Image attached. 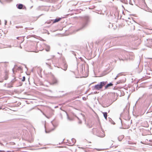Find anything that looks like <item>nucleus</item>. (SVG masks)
<instances>
[{"label": "nucleus", "mask_w": 152, "mask_h": 152, "mask_svg": "<svg viewBox=\"0 0 152 152\" xmlns=\"http://www.w3.org/2000/svg\"><path fill=\"white\" fill-rule=\"evenodd\" d=\"M113 85V84L111 83H110L108 84L105 86V89H107L109 87L112 86Z\"/></svg>", "instance_id": "39448f33"}, {"label": "nucleus", "mask_w": 152, "mask_h": 152, "mask_svg": "<svg viewBox=\"0 0 152 152\" xmlns=\"http://www.w3.org/2000/svg\"><path fill=\"white\" fill-rule=\"evenodd\" d=\"M61 20V18H56L55 20H51V21H53V23H54L56 22H58L60 21Z\"/></svg>", "instance_id": "20e7f679"}, {"label": "nucleus", "mask_w": 152, "mask_h": 152, "mask_svg": "<svg viewBox=\"0 0 152 152\" xmlns=\"http://www.w3.org/2000/svg\"><path fill=\"white\" fill-rule=\"evenodd\" d=\"M50 23V22H48V21L47 22V23H48V24H49V23Z\"/></svg>", "instance_id": "ddd939ff"}, {"label": "nucleus", "mask_w": 152, "mask_h": 152, "mask_svg": "<svg viewBox=\"0 0 152 152\" xmlns=\"http://www.w3.org/2000/svg\"><path fill=\"white\" fill-rule=\"evenodd\" d=\"M14 143V144H15V143Z\"/></svg>", "instance_id": "dca6fc26"}, {"label": "nucleus", "mask_w": 152, "mask_h": 152, "mask_svg": "<svg viewBox=\"0 0 152 152\" xmlns=\"http://www.w3.org/2000/svg\"><path fill=\"white\" fill-rule=\"evenodd\" d=\"M57 80L53 77L52 76L51 77V80H50V83L51 85H53L55 84H56L57 83Z\"/></svg>", "instance_id": "f03ea898"}, {"label": "nucleus", "mask_w": 152, "mask_h": 152, "mask_svg": "<svg viewBox=\"0 0 152 152\" xmlns=\"http://www.w3.org/2000/svg\"><path fill=\"white\" fill-rule=\"evenodd\" d=\"M16 28H23V26H16Z\"/></svg>", "instance_id": "1a4fd4ad"}, {"label": "nucleus", "mask_w": 152, "mask_h": 152, "mask_svg": "<svg viewBox=\"0 0 152 152\" xmlns=\"http://www.w3.org/2000/svg\"><path fill=\"white\" fill-rule=\"evenodd\" d=\"M8 72H9L7 70H5L4 72L6 77H5V80H7V76L8 75Z\"/></svg>", "instance_id": "423d86ee"}, {"label": "nucleus", "mask_w": 152, "mask_h": 152, "mask_svg": "<svg viewBox=\"0 0 152 152\" xmlns=\"http://www.w3.org/2000/svg\"><path fill=\"white\" fill-rule=\"evenodd\" d=\"M47 130H46V132H47Z\"/></svg>", "instance_id": "2eb2a0df"}, {"label": "nucleus", "mask_w": 152, "mask_h": 152, "mask_svg": "<svg viewBox=\"0 0 152 152\" xmlns=\"http://www.w3.org/2000/svg\"><path fill=\"white\" fill-rule=\"evenodd\" d=\"M53 130V129H50V130L48 132H51Z\"/></svg>", "instance_id": "f8f14e48"}, {"label": "nucleus", "mask_w": 152, "mask_h": 152, "mask_svg": "<svg viewBox=\"0 0 152 152\" xmlns=\"http://www.w3.org/2000/svg\"><path fill=\"white\" fill-rule=\"evenodd\" d=\"M20 38H22V39H23V38L22 37H18L17 38V39H19Z\"/></svg>", "instance_id": "9b49d317"}, {"label": "nucleus", "mask_w": 152, "mask_h": 152, "mask_svg": "<svg viewBox=\"0 0 152 152\" xmlns=\"http://www.w3.org/2000/svg\"><path fill=\"white\" fill-rule=\"evenodd\" d=\"M102 113L103 114L105 118L107 120V113L106 112H103Z\"/></svg>", "instance_id": "0eeeda50"}, {"label": "nucleus", "mask_w": 152, "mask_h": 152, "mask_svg": "<svg viewBox=\"0 0 152 152\" xmlns=\"http://www.w3.org/2000/svg\"><path fill=\"white\" fill-rule=\"evenodd\" d=\"M23 5L22 4H19L18 7V8L19 9H21L23 8Z\"/></svg>", "instance_id": "6e6552de"}, {"label": "nucleus", "mask_w": 152, "mask_h": 152, "mask_svg": "<svg viewBox=\"0 0 152 152\" xmlns=\"http://www.w3.org/2000/svg\"><path fill=\"white\" fill-rule=\"evenodd\" d=\"M107 83L106 81H103L100 83V84H98L94 86L95 89L97 90H99L101 89L102 87L106 84Z\"/></svg>", "instance_id": "f257e3e1"}, {"label": "nucleus", "mask_w": 152, "mask_h": 152, "mask_svg": "<svg viewBox=\"0 0 152 152\" xmlns=\"http://www.w3.org/2000/svg\"><path fill=\"white\" fill-rule=\"evenodd\" d=\"M67 68V65L66 64L64 63L63 64L62 68L64 70H66Z\"/></svg>", "instance_id": "7ed1b4c3"}, {"label": "nucleus", "mask_w": 152, "mask_h": 152, "mask_svg": "<svg viewBox=\"0 0 152 152\" xmlns=\"http://www.w3.org/2000/svg\"><path fill=\"white\" fill-rule=\"evenodd\" d=\"M4 151H0V152H4Z\"/></svg>", "instance_id": "4468645a"}, {"label": "nucleus", "mask_w": 152, "mask_h": 152, "mask_svg": "<svg viewBox=\"0 0 152 152\" xmlns=\"http://www.w3.org/2000/svg\"><path fill=\"white\" fill-rule=\"evenodd\" d=\"M25 80V77H23L22 80L23 81H24Z\"/></svg>", "instance_id": "9d476101"}]
</instances>
